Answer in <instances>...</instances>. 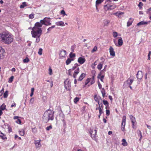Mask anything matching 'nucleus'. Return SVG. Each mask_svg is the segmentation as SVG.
<instances>
[{"label": "nucleus", "instance_id": "obj_60", "mask_svg": "<svg viewBox=\"0 0 151 151\" xmlns=\"http://www.w3.org/2000/svg\"><path fill=\"white\" fill-rule=\"evenodd\" d=\"M32 132L34 133H36V129L35 128H32Z\"/></svg>", "mask_w": 151, "mask_h": 151}, {"label": "nucleus", "instance_id": "obj_27", "mask_svg": "<svg viewBox=\"0 0 151 151\" xmlns=\"http://www.w3.org/2000/svg\"><path fill=\"white\" fill-rule=\"evenodd\" d=\"M73 60V59L68 58L66 61V63L67 65H69L71 62Z\"/></svg>", "mask_w": 151, "mask_h": 151}, {"label": "nucleus", "instance_id": "obj_55", "mask_svg": "<svg viewBox=\"0 0 151 151\" xmlns=\"http://www.w3.org/2000/svg\"><path fill=\"white\" fill-rule=\"evenodd\" d=\"M106 114L107 116H108L110 114V111L109 109H106Z\"/></svg>", "mask_w": 151, "mask_h": 151}, {"label": "nucleus", "instance_id": "obj_37", "mask_svg": "<svg viewBox=\"0 0 151 151\" xmlns=\"http://www.w3.org/2000/svg\"><path fill=\"white\" fill-rule=\"evenodd\" d=\"M55 27V25H53L51 27H50L49 28H48L47 29V33H48L50 31H51V30H52V29L54 28Z\"/></svg>", "mask_w": 151, "mask_h": 151}, {"label": "nucleus", "instance_id": "obj_51", "mask_svg": "<svg viewBox=\"0 0 151 151\" xmlns=\"http://www.w3.org/2000/svg\"><path fill=\"white\" fill-rule=\"evenodd\" d=\"M73 70H72V68L68 70V74L70 76H72V74H71V71Z\"/></svg>", "mask_w": 151, "mask_h": 151}, {"label": "nucleus", "instance_id": "obj_10", "mask_svg": "<svg viewBox=\"0 0 151 151\" xmlns=\"http://www.w3.org/2000/svg\"><path fill=\"white\" fill-rule=\"evenodd\" d=\"M5 52L4 49L0 47V59H3L4 58V53Z\"/></svg>", "mask_w": 151, "mask_h": 151}, {"label": "nucleus", "instance_id": "obj_22", "mask_svg": "<svg viewBox=\"0 0 151 151\" xmlns=\"http://www.w3.org/2000/svg\"><path fill=\"white\" fill-rule=\"evenodd\" d=\"M137 133L138 136L139 137H140L139 141L140 142L141 141V140L142 138V132H141V131L140 130H138L137 131Z\"/></svg>", "mask_w": 151, "mask_h": 151}, {"label": "nucleus", "instance_id": "obj_24", "mask_svg": "<svg viewBox=\"0 0 151 151\" xmlns=\"http://www.w3.org/2000/svg\"><path fill=\"white\" fill-rule=\"evenodd\" d=\"M55 23L57 26H65L64 22L62 21L57 22H56Z\"/></svg>", "mask_w": 151, "mask_h": 151}, {"label": "nucleus", "instance_id": "obj_38", "mask_svg": "<svg viewBox=\"0 0 151 151\" xmlns=\"http://www.w3.org/2000/svg\"><path fill=\"white\" fill-rule=\"evenodd\" d=\"M1 110H4L6 109V106L4 104H3L0 107Z\"/></svg>", "mask_w": 151, "mask_h": 151}, {"label": "nucleus", "instance_id": "obj_54", "mask_svg": "<svg viewBox=\"0 0 151 151\" xmlns=\"http://www.w3.org/2000/svg\"><path fill=\"white\" fill-rule=\"evenodd\" d=\"M97 47L96 46H95L93 48L92 50V52H94L96 51L97 50Z\"/></svg>", "mask_w": 151, "mask_h": 151}, {"label": "nucleus", "instance_id": "obj_58", "mask_svg": "<svg viewBox=\"0 0 151 151\" xmlns=\"http://www.w3.org/2000/svg\"><path fill=\"white\" fill-rule=\"evenodd\" d=\"M34 99L33 98H31L30 100V103L32 104L34 102Z\"/></svg>", "mask_w": 151, "mask_h": 151}, {"label": "nucleus", "instance_id": "obj_25", "mask_svg": "<svg viewBox=\"0 0 151 151\" xmlns=\"http://www.w3.org/2000/svg\"><path fill=\"white\" fill-rule=\"evenodd\" d=\"M124 13L123 12H117L115 13H114V14L116 15V16H117L119 17H121V15L122 14H123Z\"/></svg>", "mask_w": 151, "mask_h": 151}, {"label": "nucleus", "instance_id": "obj_31", "mask_svg": "<svg viewBox=\"0 0 151 151\" xmlns=\"http://www.w3.org/2000/svg\"><path fill=\"white\" fill-rule=\"evenodd\" d=\"M110 23V21L108 20H105L104 21V25L105 26H107Z\"/></svg>", "mask_w": 151, "mask_h": 151}, {"label": "nucleus", "instance_id": "obj_20", "mask_svg": "<svg viewBox=\"0 0 151 151\" xmlns=\"http://www.w3.org/2000/svg\"><path fill=\"white\" fill-rule=\"evenodd\" d=\"M134 20V19L132 18L129 19L128 21L127 22V26L128 27L132 25V23Z\"/></svg>", "mask_w": 151, "mask_h": 151}, {"label": "nucleus", "instance_id": "obj_5", "mask_svg": "<svg viewBox=\"0 0 151 151\" xmlns=\"http://www.w3.org/2000/svg\"><path fill=\"white\" fill-rule=\"evenodd\" d=\"M97 130L96 128H93L92 129H91L90 131L89 132L91 136L92 139L94 140L96 139V137L97 136L96 134Z\"/></svg>", "mask_w": 151, "mask_h": 151}, {"label": "nucleus", "instance_id": "obj_1", "mask_svg": "<svg viewBox=\"0 0 151 151\" xmlns=\"http://www.w3.org/2000/svg\"><path fill=\"white\" fill-rule=\"evenodd\" d=\"M50 18L45 17L40 20V22H37L35 24V26L32 29L31 34L33 37L36 38L35 42L38 43L40 41V37L42 34V30L41 28L42 25L48 26L51 24Z\"/></svg>", "mask_w": 151, "mask_h": 151}, {"label": "nucleus", "instance_id": "obj_52", "mask_svg": "<svg viewBox=\"0 0 151 151\" xmlns=\"http://www.w3.org/2000/svg\"><path fill=\"white\" fill-rule=\"evenodd\" d=\"M52 129V126L51 125H50V126L48 127H47L46 128V129L47 131H49L50 129Z\"/></svg>", "mask_w": 151, "mask_h": 151}, {"label": "nucleus", "instance_id": "obj_62", "mask_svg": "<svg viewBox=\"0 0 151 151\" xmlns=\"http://www.w3.org/2000/svg\"><path fill=\"white\" fill-rule=\"evenodd\" d=\"M99 113L100 114H101L103 113V111L101 109V108H100V109H99Z\"/></svg>", "mask_w": 151, "mask_h": 151}, {"label": "nucleus", "instance_id": "obj_23", "mask_svg": "<svg viewBox=\"0 0 151 151\" xmlns=\"http://www.w3.org/2000/svg\"><path fill=\"white\" fill-rule=\"evenodd\" d=\"M107 65H105L104 67V69L102 70L101 72L98 74V78H99V76H101V73H104L106 71V69L107 67Z\"/></svg>", "mask_w": 151, "mask_h": 151}, {"label": "nucleus", "instance_id": "obj_41", "mask_svg": "<svg viewBox=\"0 0 151 151\" xmlns=\"http://www.w3.org/2000/svg\"><path fill=\"white\" fill-rule=\"evenodd\" d=\"M118 33L116 32H113V35L114 37H116L118 36Z\"/></svg>", "mask_w": 151, "mask_h": 151}, {"label": "nucleus", "instance_id": "obj_14", "mask_svg": "<svg viewBox=\"0 0 151 151\" xmlns=\"http://www.w3.org/2000/svg\"><path fill=\"white\" fill-rule=\"evenodd\" d=\"M86 61V60L84 58L80 57L78 60V62L80 64H83Z\"/></svg>", "mask_w": 151, "mask_h": 151}, {"label": "nucleus", "instance_id": "obj_46", "mask_svg": "<svg viewBox=\"0 0 151 151\" xmlns=\"http://www.w3.org/2000/svg\"><path fill=\"white\" fill-rule=\"evenodd\" d=\"M42 49L41 48H40L39 50V51L38 52V54L40 55H41L42 53Z\"/></svg>", "mask_w": 151, "mask_h": 151}, {"label": "nucleus", "instance_id": "obj_39", "mask_svg": "<svg viewBox=\"0 0 151 151\" xmlns=\"http://www.w3.org/2000/svg\"><path fill=\"white\" fill-rule=\"evenodd\" d=\"M79 100V98L78 97H76L74 98V102L75 103H76L78 102Z\"/></svg>", "mask_w": 151, "mask_h": 151}, {"label": "nucleus", "instance_id": "obj_13", "mask_svg": "<svg viewBox=\"0 0 151 151\" xmlns=\"http://www.w3.org/2000/svg\"><path fill=\"white\" fill-rule=\"evenodd\" d=\"M41 141V140L35 141L34 143L35 145L36 148L40 147L41 146V145L40 144Z\"/></svg>", "mask_w": 151, "mask_h": 151}, {"label": "nucleus", "instance_id": "obj_18", "mask_svg": "<svg viewBox=\"0 0 151 151\" xmlns=\"http://www.w3.org/2000/svg\"><path fill=\"white\" fill-rule=\"evenodd\" d=\"M104 0H97L96 2V8L97 10L98 11V9L97 8V6L99 4H101L102 2L104 1Z\"/></svg>", "mask_w": 151, "mask_h": 151}, {"label": "nucleus", "instance_id": "obj_16", "mask_svg": "<svg viewBox=\"0 0 151 151\" xmlns=\"http://www.w3.org/2000/svg\"><path fill=\"white\" fill-rule=\"evenodd\" d=\"M126 117L125 116H123L122 117L121 127H125L126 121Z\"/></svg>", "mask_w": 151, "mask_h": 151}, {"label": "nucleus", "instance_id": "obj_8", "mask_svg": "<svg viewBox=\"0 0 151 151\" xmlns=\"http://www.w3.org/2000/svg\"><path fill=\"white\" fill-rule=\"evenodd\" d=\"M114 42L115 45L117 47H120L123 44V41L121 37L119 38L118 40V43H117L115 41V40H114Z\"/></svg>", "mask_w": 151, "mask_h": 151}, {"label": "nucleus", "instance_id": "obj_49", "mask_svg": "<svg viewBox=\"0 0 151 151\" xmlns=\"http://www.w3.org/2000/svg\"><path fill=\"white\" fill-rule=\"evenodd\" d=\"M76 48V45H73L71 47V50L72 52H73L74 51V50Z\"/></svg>", "mask_w": 151, "mask_h": 151}, {"label": "nucleus", "instance_id": "obj_36", "mask_svg": "<svg viewBox=\"0 0 151 151\" xmlns=\"http://www.w3.org/2000/svg\"><path fill=\"white\" fill-rule=\"evenodd\" d=\"M75 53H73L72 52H70L69 54V57L70 58H74L75 57Z\"/></svg>", "mask_w": 151, "mask_h": 151}, {"label": "nucleus", "instance_id": "obj_6", "mask_svg": "<svg viewBox=\"0 0 151 151\" xmlns=\"http://www.w3.org/2000/svg\"><path fill=\"white\" fill-rule=\"evenodd\" d=\"M65 88L67 90L70 91L71 88L70 82L68 79H67L64 82Z\"/></svg>", "mask_w": 151, "mask_h": 151}, {"label": "nucleus", "instance_id": "obj_59", "mask_svg": "<svg viewBox=\"0 0 151 151\" xmlns=\"http://www.w3.org/2000/svg\"><path fill=\"white\" fill-rule=\"evenodd\" d=\"M91 81L90 82V84L91 85H92L95 82V80H91Z\"/></svg>", "mask_w": 151, "mask_h": 151}, {"label": "nucleus", "instance_id": "obj_34", "mask_svg": "<svg viewBox=\"0 0 151 151\" xmlns=\"http://www.w3.org/2000/svg\"><path fill=\"white\" fill-rule=\"evenodd\" d=\"M91 79L90 78H88L86 81L85 82V86H86L90 81Z\"/></svg>", "mask_w": 151, "mask_h": 151}, {"label": "nucleus", "instance_id": "obj_50", "mask_svg": "<svg viewBox=\"0 0 151 151\" xmlns=\"http://www.w3.org/2000/svg\"><path fill=\"white\" fill-rule=\"evenodd\" d=\"M60 13L61 14H63V16H64L65 15H67V14H66L65 11L63 10H61L60 12Z\"/></svg>", "mask_w": 151, "mask_h": 151}, {"label": "nucleus", "instance_id": "obj_48", "mask_svg": "<svg viewBox=\"0 0 151 151\" xmlns=\"http://www.w3.org/2000/svg\"><path fill=\"white\" fill-rule=\"evenodd\" d=\"M29 19H31L34 18V14H29Z\"/></svg>", "mask_w": 151, "mask_h": 151}, {"label": "nucleus", "instance_id": "obj_26", "mask_svg": "<svg viewBox=\"0 0 151 151\" xmlns=\"http://www.w3.org/2000/svg\"><path fill=\"white\" fill-rule=\"evenodd\" d=\"M122 145L124 146H127L128 145L127 142H126V140L124 139H122Z\"/></svg>", "mask_w": 151, "mask_h": 151}, {"label": "nucleus", "instance_id": "obj_47", "mask_svg": "<svg viewBox=\"0 0 151 151\" xmlns=\"http://www.w3.org/2000/svg\"><path fill=\"white\" fill-rule=\"evenodd\" d=\"M14 78V76H11L10 78L9 79V83H11L13 81V79Z\"/></svg>", "mask_w": 151, "mask_h": 151}, {"label": "nucleus", "instance_id": "obj_56", "mask_svg": "<svg viewBox=\"0 0 151 151\" xmlns=\"http://www.w3.org/2000/svg\"><path fill=\"white\" fill-rule=\"evenodd\" d=\"M151 52L150 51L149 52L148 55V59L149 60H150V56L151 55Z\"/></svg>", "mask_w": 151, "mask_h": 151}, {"label": "nucleus", "instance_id": "obj_21", "mask_svg": "<svg viewBox=\"0 0 151 151\" xmlns=\"http://www.w3.org/2000/svg\"><path fill=\"white\" fill-rule=\"evenodd\" d=\"M148 22H145L144 21H141L138 23L137 25V26H139L141 25H147L148 24Z\"/></svg>", "mask_w": 151, "mask_h": 151}, {"label": "nucleus", "instance_id": "obj_19", "mask_svg": "<svg viewBox=\"0 0 151 151\" xmlns=\"http://www.w3.org/2000/svg\"><path fill=\"white\" fill-rule=\"evenodd\" d=\"M86 74L85 73H82L78 79V81H81L86 76Z\"/></svg>", "mask_w": 151, "mask_h": 151}, {"label": "nucleus", "instance_id": "obj_2", "mask_svg": "<svg viewBox=\"0 0 151 151\" xmlns=\"http://www.w3.org/2000/svg\"><path fill=\"white\" fill-rule=\"evenodd\" d=\"M0 40L6 44L9 45L13 42V39L9 33L4 32L0 34Z\"/></svg>", "mask_w": 151, "mask_h": 151}, {"label": "nucleus", "instance_id": "obj_7", "mask_svg": "<svg viewBox=\"0 0 151 151\" xmlns=\"http://www.w3.org/2000/svg\"><path fill=\"white\" fill-rule=\"evenodd\" d=\"M66 56V51L64 50H61L60 51L59 58L61 59L65 58Z\"/></svg>", "mask_w": 151, "mask_h": 151}, {"label": "nucleus", "instance_id": "obj_32", "mask_svg": "<svg viewBox=\"0 0 151 151\" xmlns=\"http://www.w3.org/2000/svg\"><path fill=\"white\" fill-rule=\"evenodd\" d=\"M101 92L102 94V96L103 97H104L106 94L104 88H102L101 90Z\"/></svg>", "mask_w": 151, "mask_h": 151}, {"label": "nucleus", "instance_id": "obj_42", "mask_svg": "<svg viewBox=\"0 0 151 151\" xmlns=\"http://www.w3.org/2000/svg\"><path fill=\"white\" fill-rule=\"evenodd\" d=\"M29 61V59L28 58H26L23 60V62L24 63H27Z\"/></svg>", "mask_w": 151, "mask_h": 151}, {"label": "nucleus", "instance_id": "obj_35", "mask_svg": "<svg viewBox=\"0 0 151 151\" xmlns=\"http://www.w3.org/2000/svg\"><path fill=\"white\" fill-rule=\"evenodd\" d=\"M103 66V64L100 63L97 66V68L99 70H101Z\"/></svg>", "mask_w": 151, "mask_h": 151}, {"label": "nucleus", "instance_id": "obj_11", "mask_svg": "<svg viewBox=\"0 0 151 151\" xmlns=\"http://www.w3.org/2000/svg\"><path fill=\"white\" fill-rule=\"evenodd\" d=\"M109 50L110 55L113 57L115 56V52L114 51V49L112 46H111L110 47Z\"/></svg>", "mask_w": 151, "mask_h": 151}, {"label": "nucleus", "instance_id": "obj_15", "mask_svg": "<svg viewBox=\"0 0 151 151\" xmlns=\"http://www.w3.org/2000/svg\"><path fill=\"white\" fill-rule=\"evenodd\" d=\"M133 81V79L129 78L125 82V83H126L128 85L130 86L131 85Z\"/></svg>", "mask_w": 151, "mask_h": 151}, {"label": "nucleus", "instance_id": "obj_12", "mask_svg": "<svg viewBox=\"0 0 151 151\" xmlns=\"http://www.w3.org/2000/svg\"><path fill=\"white\" fill-rule=\"evenodd\" d=\"M129 117L132 123V127L133 128H134V124L136 122L135 118L132 115L129 116Z\"/></svg>", "mask_w": 151, "mask_h": 151}, {"label": "nucleus", "instance_id": "obj_57", "mask_svg": "<svg viewBox=\"0 0 151 151\" xmlns=\"http://www.w3.org/2000/svg\"><path fill=\"white\" fill-rule=\"evenodd\" d=\"M49 74L50 75H51L52 74V69L50 68L49 69Z\"/></svg>", "mask_w": 151, "mask_h": 151}, {"label": "nucleus", "instance_id": "obj_43", "mask_svg": "<svg viewBox=\"0 0 151 151\" xmlns=\"http://www.w3.org/2000/svg\"><path fill=\"white\" fill-rule=\"evenodd\" d=\"M19 134L21 136H23L24 134V131L23 130L19 131Z\"/></svg>", "mask_w": 151, "mask_h": 151}, {"label": "nucleus", "instance_id": "obj_53", "mask_svg": "<svg viewBox=\"0 0 151 151\" xmlns=\"http://www.w3.org/2000/svg\"><path fill=\"white\" fill-rule=\"evenodd\" d=\"M143 5V4L142 2H139L138 5V6L140 8H141L142 7V6Z\"/></svg>", "mask_w": 151, "mask_h": 151}, {"label": "nucleus", "instance_id": "obj_30", "mask_svg": "<svg viewBox=\"0 0 151 151\" xmlns=\"http://www.w3.org/2000/svg\"><path fill=\"white\" fill-rule=\"evenodd\" d=\"M104 8L105 10L107 11L108 10H110V6L109 5H106L104 6Z\"/></svg>", "mask_w": 151, "mask_h": 151}, {"label": "nucleus", "instance_id": "obj_29", "mask_svg": "<svg viewBox=\"0 0 151 151\" xmlns=\"http://www.w3.org/2000/svg\"><path fill=\"white\" fill-rule=\"evenodd\" d=\"M27 6L26 3V2H24L22 3V4H21L20 6V8H23L25 6Z\"/></svg>", "mask_w": 151, "mask_h": 151}, {"label": "nucleus", "instance_id": "obj_28", "mask_svg": "<svg viewBox=\"0 0 151 151\" xmlns=\"http://www.w3.org/2000/svg\"><path fill=\"white\" fill-rule=\"evenodd\" d=\"M99 97L97 96L96 95H95L94 96V100L98 103V104H99Z\"/></svg>", "mask_w": 151, "mask_h": 151}, {"label": "nucleus", "instance_id": "obj_64", "mask_svg": "<svg viewBox=\"0 0 151 151\" xmlns=\"http://www.w3.org/2000/svg\"><path fill=\"white\" fill-rule=\"evenodd\" d=\"M17 122L19 124H20L21 123V121L20 119H18Z\"/></svg>", "mask_w": 151, "mask_h": 151}, {"label": "nucleus", "instance_id": "obj_63", "mask_svg": "<svg viewBox=\"0 0 151 151\" xmlns=\"http://www.w3.org/2000/svg\"><path fill=\"white\" fill-rule=\"evenodd\" d=\"M98 86L100 89H101V88L102 85L99 82L98 83Z\"/></svg>", "mask_w": 151, "mask_h": 151}, {"label": "nucleus", "instance_id": "obj_9", "mask_svg": "<svg viewBox=\"0 0 151 151\" xmlns=\"http://www.w3.org/2000/svg\"><path fill=\"white\" fill-rule=\"evenodd\" d=\"M137 78L138 80H141L143 76V73L141 71H139L136 75Z\"/></svg>", "mask_w": 151, "mask_h": 151}, {"label": "nucleus", "instance_id": "obj_44", "mask_svg": "<svg viewBox=\"0 0 151 151\" xmlns=\"http://www.w3.org/2000/svg\"><path fill=\"white\" fill-rule=\"evenodd\" d=\"M103 103L104 105L109 106V103L107 101L103 100Z\"/></svg>", "mask_w": 151, "mask_h": 151}, {"label": "nucleus", "instance_id": "obj_4", "mask_svg": "<svg viewBox=\"0 0 151 151\" xmlns=\"http://www.w3.org/2000/svg\"><path fill=\"white\" fill-rule=\"evenodd\" d=\"M78 65L77 63H76L73 66L72 69L73 70H74L73 75V77L76 78L77 77V75L78 74L79 72L80 69L78 67Z\"/></svg>", "mask_w": 151, "mask_h": 151}, {"label": "nucleus", "instance_id": "obj_40", "mask_svg": "<svg viewBox=\"0 0 151 151\" xmlns=\"http://www.w3.org/2000/svg\"><path fill=\"white\" fill-rule=\"evenodd\" d=\"M7 125L8 127V129L9 132V133L11 132H12V128L10 126L9 124H7Z\"/></svg>", "mask_w": 151, "mask_h": 151}, {"label": "nucleus", "instance_id": "obj_3", "mask_svg": "<svg viewBox=\"0 0 151 151\" xmlns=\"http://www.w3.org/2000/svg\"><path fill=\"white\" fill-rule=\"evenodd\" d=\"M54 111L51 109L46 110L43 116V121L45 123H47L49 121L53 120L54 119Z\"/></svg>", "mask_w": 151, "mask_h": 151}, {"label": "nucleus", "instance_id": "obj_33", "mask_svg": "<svg viewBox=\"0 0 151 151\" xmlns=\"http://www.w3.org/2000/svg\"><path fill=\"white\" fill-rule=\"evenodd\" d=\"M8 95V91H6L4 93V98H6Z\"/></svg>", "mask_w": 151, "mask_h": 151}, {"label": "nucleus", "instance_id": "obj_45", "mask_svg": "<svg viewBox=\"0 0 151 151\" xmlns=\"http://www.w3.org/2000/svg\"><path fill=\"white\" fill-rule=\"evenodd\" d=\"M109 5V6H110V8L111 10L114 9L116 7V6L115 5Z\"/></svg>", "mask_w": 151, "mask_h": 151}, {"label": "nucleus", "instance_id": "obj_61", "mask_svg": "<svg viewBox=\"0 0 151 151\" xmlns=\"http://www.w3.org/2000/svg\"><path fill=\"white\" fill-rule=\"evenodd\" d=\"M104 76L102 75L100 78V80L102 82H103V79H104Z\"/></svg>", "mask_w": 151, "mask_h": 151}, {"label": "nucleus", "instance_id": "obj_17", "mask_svg": "<svg viewBox=\"0 0 151 151\" xmlns=\"http://www.w3.org/2000/svg\"><path fill=\"white\" fill-rule=\"evenodd\" d=\"M0 137L3 140H5L7 139V137L6 136V135L5 134L3 133L0 130Z\"/></svg>", "mask_w": 151, "mask_h": 151}]
</instances>
